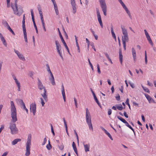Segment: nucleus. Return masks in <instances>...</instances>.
Listing matches in <instances>:
<instances>
[{
	"label": "nucleus",
	"instance_id": "3c124183",
	"mask_svg": "<svg viewBox=\"0 0 156 156\" xmlns=\"http://www.w3.org/2000/svg\"><path fill=\"white\" fill-rule=\"evenodd\" d=\"M14 51L17 54V55L18 57L19 58H20V53H19V52L18 51H17L16 50H15V49H14Z\"/></svg>",
	"mask_w": 156,
	"mask_h": 156
},
{
	"label": "nucleus",
	"instance_id": "20e7f679",
	"mask_svg": "<svg viewBox=\"0 0 156 156\" xmlns=\"http://www.w3.org/2000/svg\"><path fill=\"white\" fill-rule=\"evenodd\" d=\"M18 0H15L14 3H11V6L12 9L13 13L14 14L18 16H20V14L18 11V8L17 5Z\"/></svg>",
	"mask_w": 156,
	"mask_h": 156
},
{
	"label": "nucleus",
	"instance_id": "72a5a7b5",
	"mask_svg": "<svg viewBox=\"0 0 156 156\" xmlns=\"http://www.w3.org/2000/svg\"><path fill=\"white\" fill-rule=\"evenodd\" d=\"M117 118L121 121L123 123H125L126 122V121L123 118H122V117L118 116H117Z\"/></svg>",
	"mask_w": 156,
	"mask_h": 156
},
{
	"label": "nucleus",
	"instance_id": "79ce46f5",
	"mask_svg": "<svg viewBox=\"0 0 156 156\" xmlns=\"http://www.w3.org/2000/svg\"><path fill=\"white\" fill-rule=\"evenodd\" d=\"M116 108L118 110L120 111L122 110L123 108V107L121 104L119 106H116Z\"/></svg>",
	"mask_w": 156,
	"mask_h": 156
},
{
	"label": "nucleus",
	"instance_id": "37998d69",
	"mask_svg": "<svg viewBox=\"0 0 156 156\" xmlns=\"http://www.w3.org/2000/svg\"><path fill=\"white\" fill-rule=\"evenodd\" d=\"M58 148L59 149L61 150V151H62L63 150L64 147V145H63L62 143V144L60 145L59 146L58 145Z\"/></svg>",
	"mask_w": 156,
	"mask_h": 156
},
{
	"label": "nucleus",
	"instance_id": "f8f14e48",
	"mask_svg": "<svg viewBox=\"0 0 156 156\" xmlns=\"http://www.w3.org/2000/svg\"><path fill=\"white\" fill-rule=\"evenodd\" d=\"M20 107L23 110H25L27 114H28V109L26 108L25 104L23 102V100L22 99H20Z\"/></svg>",
	"mask_w": 156,
	"mask_h": 156
},
{
	"label": "nucleus",
	"instance_id": "5fc2aeb1",
	"mask_svg": "<svg viewBox=\"0 0 156 156\" xmlns=\"http://www.w3.org/2000/svg\"><path fill=\"white\" fill-rule=\"evenodd\" d=\"M90 45L91 46L92 48L94 49V51H96V50L95 48L94 43L93 42L91 43Z\"/></svg>",
	"mask_w": 156,
	"mask_h": 156
},
{
	"label": "nucleus",
	"instance_id": "c9c22d12",
	"mask_svg": "<svg viewBox=\"0 0 156 156\" xmlns=\"http://www.w3.org/2000/svg\"><path fill=\"white\" fill-rule=\"evenodd\" d=\"M141 86H142V88H143V90H144V91L145 92H146L149 94L150 93V91L146 87H144L142 85H141Z\"/></svg>",
	"mask_w": 156,
	"mask_h": 156
},
{
	"label": "nucleus",
	"instance_id": "dca6fc26",
	"mask_svg": "<svg viewBox=\"0 0 156 156\" xmlns=\"http://www.w3.org/2000/svg\"><path fill=\"white\" fill-rule=\"evenodd\" d=\"M60 38H61V40L62 42V43H63L64 46H65V47L66 48V49L68 52L69 53L70 55H71V54H70V53L69 52V48H68V47L67 46L66 43L65 41L64 40L62 36L60 37Z\"/></svg>",
	"mask_w": 156,
	"mask_h": 156
},
{
	"label": "nucleus",
	"instance_id": "f257e3e1",
	"mask_svg": "<svg viewBox=\"0 0 156 156\" xmlns=\"http://www.w3.org/2000/svg\"><path fill=\"white\" fill-rule=\"evenodd\" d=\"M86 122L88 125L89 129L93 130V127L91 123V116L87 108H86Z\"/></svg>",
	"mask_w": 156,
	"mask_h": 156
},
{
	"label": "nucleus",
	"instance_id": "7c9ffc66",
	"mask_svg": "<svg viewBox=\"0 0 156 156\" xmlns=\"http://www.w3.org/2000/svg\"><path fill=\"white\" fill-rule=\"evenodd\" d=\"M107 7L101 8L102 11H103L104 14L105 16H106L107 15Z\"/></svg>",
	"mask_w": 156,
	"mask_h": 156
},
{
	"label": "nucleus",
	"instance_id": "4c0bfd02",
	"mask_svg": "<svg viewBox=\"0 0 156 156\" xmlns=\"http://www.w3.org/2000/svg\"><path fill=\"white\" fill-rule=\"evenodd\" d=\"M62 94L64 101H66V96L65 90L62 91Z\"/></svg>",
	"mask_w": 156,
	"mask_h": 156
},
{
	"label": "nucleus",
	"instance_id": "2f4dec72",
	"mask_svg": "<svg viewBox=\"0 0 156 156\" xmlns=\"http://www.w3.org/2000/svg\"><path fill=\"white\" fill-rule=\"evenodd\" d=\"M19 141H20V139H15L12 142V145H15Z\"/></svg>",
	"mask_w": 156,
	"mask_h": 156
},
{
	"label": "nucleus",
	"instance_id": "774afa93",
	"mask_svg": "<svg viewBox=\"0 0 156 156\" xmlns=\"http://www.w3.org/2000/svg\"><path fill=\"white\" fill-rule=\"evenodd\" d=\"M8 154V152H5L1 156H6Z\"/></svg>",
	"mask_w": 156,
	"mask_h": 156
},
{
	"label": "nucleus",
	"instance_id": "0e129e2a",
	"mask_svg": "<svg viewBox=\"0 0 156 156\" xmlns=\"http://www.w3.org/2000/svg\"><path fill=\"white\" fill-rule=\"evenodd\" d=\"M123 45V47L124 49L125 50H126V42H122Z\"/></svg>",
	"mask_w": 156,
	"mask_h": 156
},
{
	"label": "nucleus",
	"instance_id": "cd10ccee",
	"mask_svg": "<svg viewBox=\"0 0 156 156\" xmlns=\"http://www.w3.org/2000/svg\"><path fill=\"white\" fill-rule=\"evenodd\" d=\"M2 23L5 27H6L7 28L9 26L7 21L5 20H2Z\"/></svg>",
	"mask_w": 156,
	"mask_h": 156
},
{
	"label": "nucleus",
	"instance_id": "338daca9",
	"mask_svg": "<svg viewBox=\"0 0 156 156\" xmlns=\"http://www.w3.org/2000/svg\"><path fill=\"white\" fill-rule=\"evenodd\" d=\"M125 117L126 118H128V115L126 113V112L124 111L123 113Z\"/></svg>",
	"mask_w": 156,
	"mask_h": 156
},
{
	"label": "nucleus",
	"instance_id": "aec40b11",
	"mask_svg": "<svg viewBox=\"0 0 156 156\" xmlns=\"http://www.w3.org/2000/svg\"><path fill=\"white\" fill-rule=\"evenodd\" d=\"M119 59L121 64H122L123 56L122 52L121 49H119Z\"/></svg>",
	"mask_w": 156,
	"mask_h": 156
},
{
	"label": "nucleus",
	"instance_id": "a19ab883",
	"mask_svg": "<svg viewBox=\"0 0 156 156\" xmlns=\"http://www.w3.org/2000/svg\"><path fill=\"white\" fill-rule=\"evenodd\" d=\"M7 29L13 35H15V34L10 26L8 27Z\"/></svg>",
	"mask_w": 156,
	"mask_h": 156
},
{
	"label": "nucleus",
	"instance_id": "680f3d73",
	"mask_svg": "<svg viewBox=\"0 0 156 156\" xmlns=\"http://www.w3.org/2000/svg\"><path fill=\"white\" fill-rule=\"evenodd\" d=\"M116 100L118 101H119L120 100V96L119 94H118V96L115 97Z\"/></svg>",
	"mask_w": 156,
	"mask_h": 156
},
{
	"label": "nucleus",
	"instance_id": "c85d7f7f",
	"mask_svg": "<svg viewBox=\"0 0 156 156\" xmlns=\"http://www.w3.org/2000/svg\"><path fill=\"white\" fill-rule=\"evenodd\" d=\"M146 38H147V40L148 41V42H149V43L151 44V45L152 46H153V42H152V40H151V39L150 38V36H147V37H146Z\"/></svg>",
	"mask_w": 156,
	"mask_h": 156
},
{
	"label": "nucleus",
	"instance_id": "f704fd0d",
	"mask_svg": "<svg viewBox=\"0 0 156 156\" xmlns=\"http://www.w3.org/2000/svg\"><path fill=\"white\" fill-rule=\"evenodd\" d=\"M57 51L58 53V54L61 57L62 60L63 61L64 60V58L62 56L61 50H57Z\"/></svg>",
	"mask_w": 156,
	"mask_h": 156
},
{
	"label": "nucleus",
	"instance_id": "052dcab7",
	"mask_svg": "<svg viewBox=\"0 0 156 156\" xmlns=\"http://www.w3.org/2000/svg\"><path fill=\"white\" fill-rule=\"evenodd\" d=\"M20 64H21V66H20L21 69H23L24 68V66L23 63H21Z\"/></svg>",
	"mask_w": 156,
	"mask_h": 156
},
{
	"label": "nucleus",
	"instance_id": "2eb2a0df",
	"mask_svg": "<svg viewBox=\"0 0 156 156\" xmlns=\"http://www.w3.org/2000/svg\"><path fill=\"white\" fill-rule=\"evenodd\" d=\"M44 93L43 94H41V95L43 98L45 102H47L48 101V98L47 94V90L46 89H44Z\"/></svg>",
	"mask_w": 156,
	"mask_h": 156
},
{
	"label": "nucleus",
	"instance_id": "5701e85b",
	"mask_svg": "<svg viewBox=\"0 0 156 156\" xmlns=\"http://www.w3.org/2000/svg\"><path fill=\"white\" fill-rule=\"evenodd\" d=\"M71 4L72 7L73 12L74 14H75V13L76 12V3L74 4V3H72Z\"/></svg>",
	"mask_w": 156,
	"mask_h": 156
},
{
	"label": "nucleus",
	"instance_id": "f03ea898",
	"mask_svg": "<svg viewBox=\"0 0 156 156\" xmlns=\"http://www.w3.org/2000/svg\"><path fill=\"white\" fill-rule=\"evenodd\" d=\"M10 104L11 117H12L13 121V122H15L17 120L16 109L12 101H10Z\"/></svg>",
	"mask_w": 156,
	"mask_h": 156
},
{
	"label": "nucleus",
	"instance_id": "e433bc0d",
	"mask_svg": "<svg viewBox=\"0 0 156 156\" xmlns=\"http://www.w3.org/2000/svg\"><path fill=\"white\" fill-rule=\"evenodd\" d=\"M131 50L133 57H135L136 55L135 50L133 48H132Z\"/></svg>",
	"mask_w": 156,
	"mask_h": 156
},
{
	"label": "nucleus",
	"instance_id": "ea45409f",
	"mask_svg": "<svg viewBox=\"0 0 156 156\" xmlns=\"http://www.w3.org/2000/svg\"><path fill=\"white\" fill-rule=\"evenodd\" d=\"M129 99L128 98H127V99H126V101L125 102V103H126V105H127L128 106L129 109L130 110L131 109V108H130V105L129 104Z\"/></svg>",
	"mask_w": 156,
	"mask_h": 156
},
{
	"label": "nucleus",
	"instance_id": "473e14b6",
	"mask_svg": "<svg viewBox=\"0 0 156 156\" xmlns=\"http://www.w3.org/2000/svg\"><path fill=\"white\" fill-rule=\"evenodd\" d=\"M93 97H94V99L95 101L98 104V105L99 106H101V105H100V104L99 103L98 99V98H97L96 96L95 95H93Z\"/></svg>",
	"mask_w": 156,
	"mask_h": 156
},
{
	"label": "nucleus",
	"instance_id": "9d476101",
	"mask_svg": "<svg viewBox=\"0 0 156 156\" xmlns=\"http://www.w3.org/2000/svg\"><path fill=\"white\" fill-rule=\"evenodd\" d=\"M31 12V15L32 16V19L33 23L34 25V27L35 28V29L36 30V32L37 34L38 33V31L37 29V26L36 25L35 20H34V12L33 11V10L32 9H31L30 10Z\"/></svg>",
	"mask_w": 156,
	"mask_h": 156
},
{
	"label": "nucleus",
	"instance_id": "864d4df0",
	"mask_svg": "<svg viewBox=\"0 0 156 156\" xmlns=\"http://www.w3.org/2000/svg\"><path fill=\"white\" fill-rule=\"evenodd\" d=\"M33 72H29V76L32 78V79H33Z\"/></svg>",
	"mask_w": 156,
	"mask_h": 156
},
{
	"label": "nucleus",
	"instance_id": "393cba45",
	"mask_svg": "<svg viewBox=\"0 0 156 156\" xmlns=\"http://www.w3.org/2000/svg\"><path fill=\"white\" fill-rule=\"evenodd\" d=\"M90 144H84V149L85 150V151L86 152L89 151L90 150Z\"/></svg>",
	"mask_w": 156,
	"mask_h": 156
},
{
	"label": "nucleus",
	"instance_id": "bf43d9fd",
	"mask_svg": "<svg viewBox=\"0 0 156 156\" xmlns=\"http://www.w3.org/2000/svg\"><path fill=\"white\" fill-rule=\"evenodd\" d=\"M112 111L111 109H108V115H110L112 114Z\"/></svg>",
	"mask_w": 156,
	"mask_h": 156
},
{
	"label": "nucleus",
	"instance_id": "b1692460",
	"mask_svg": "<svg viewBox=\"0 0 156 156\" xmlns=\"http://www.w3.org/2000/svg\"><path fill=\"white\" fill-rule=\"evenodd\" d=\"M63 119L64 121V126H65V128L66 133L67 135L68 136H69V133L68 132V128H67V126L65 118H63Z\"/></svg>",
	"mask_w": 156,
	"mask_h": 156
},
{
	"label": "nucleus",
	"instance_id": "58836bf2",
	"mask_svg": "<svg viewBox=\"0 0 156 156\" xmlns=\"http://www.w3.org/2000/svg\"><path fill=\"white\" fill-rule=\"evenodd\" d=\"M145 63L147 64V54L146 51H145Z\"/></svg>",
	"mask_w": 156,
	"mask_h": 156
},
{
	"label": "nucleus",
	"instance_id": "a211bd4d",
	"mask_svg": "<svg viewBox=\"0 0 156 156\" xmlns=\"http://www.w3.org/2000/svg\"><path fill=\"white\" fill-rule=\"evenodd\" d=\"M0 37L1 41H2L3 44L5 46H7V43L4 37L2 36V34L0 33Z\"/></svg>",
	"mask_w": 156,
	"mask_h": 156
},
{
	"label": "nucleus",
	"instance_id": "09e8293b",
	"mask_svg": "<svg viewBox=\"0 0 156 156\" xmlns=\"http://www.w3.org/2000/svg\"><path fill=\"white\" fill-rule=\"evenodd\" d=\"M72 147L73 149V150H74L75 149H77L76 147V144L74 142H73Z\"/></svg>",
	"mask_w": 156,
	"mask_h": 156
},
{
	"label": "nucleus",
	"instance_id": "a18cd8bd",
	"mask_svg": "<svg viewBox=\"0 0 156 156\" xmlns=\"http://www.w3.org/2000/svg\"><path fill=\"white\" fill-rule=\"evenodd\" d=\"M20 60H21L23 61H25V59L23 55L22 54H20Z\"/></svg>",
	"mask_w": 156,
	"mask_h": 156
},
{
	"label": "nucleus",
	"instance_id": "6ab92c4d",
	"mask_svg": "<svg viewBox=\"0 0 156 156\" xmlns=\"http://www.w3.org/2000/svg\"><path fill=\"white\" fill-rule=\"evenodd\" d=\"M55 43L56 45L57 51L61 50V46L60 44L59 41H55Z\"/></svg>",
	"mask_w": 156,
	"mask_h": 156
},
{
	"label": "nucleus",
	"instance_id": "13d9d810",
	"mask_svg": "<svg viewBox=\"0 0 156 156\" xmlns=\"http://www.w3.org/2000/svg\"><path fill=\"white\" fill-rule=\"evenodd\" d=\"M51 132H52L53 135L54 136H55V133H54V129H53L52 126L51 124Z\"/></svg>",
	"mask_w": 156,
	"mask_h": 156
},
{
	"label": "nucleus",
	"instance_id": "ddd939ff",
	"mask_svg": "<svg viewBox=\"0 0 156 156\" xmlns=\"http://www.w3.org/2000/svg\"><path fill=\"white\" fill-rule=\"evenodd\" d=\"M144 95L145 96L147 100H148V102L150 103H156L154 100L148 94H144Z\"/></svg>",
	"mask_w": 156,
	"mask_h": 156
},
{
	"label": "nucleus",
	"instance_id": "9b49d317",
	"mask_svg": "<svg viewBox=\"0 0 156 156\" xmlns=\"http://www.w3.org/2000/svg\"><path fill=\"white\" fill-rule=\"evenodd\" d=\"M9 127L12 134H13L16 133L17 130L15 124H10Z\"/></svg>",
	"mask_w": 156,
	"mask_h": 156
},
{
	"label": "nucleus",
	"instance_id": "69168bd1",
	"mask_svg": "<svg viewBox=\"0 0 156 156\" xmlns=\"http://www.w3.org/2000/svg\"><path fill=\"white\" fill-rule=\"evenodd\" d=\"M144 31L145 35L146 36V37L149 36V34H148V32H147V31L146 30H145V29L144 30Z\"/></svg>",
	"mask_w": 156,
	"mask_h": 156
},
{
	"label": "nucleus",
	"instance_id": "6e6552de",
	"mask_svg": "<svg viewBox=\"0 0 156 156\" xmlns=\"http://www.w3.org/2000/svg\"><path fill=\"white\" fill-rule=\"evenodd\" d=\"M96 10L98 20L101 26V28H103V26L99 9L97 8L96 9Z\"/></svg>",
	"mask_w": 156,
	"mask_h": 156
},
{
	"label": "nucleus",
	"instance_id": "bb28decb",
	"mask_svg": "<svg viewBox=\"0 0 156 156\" xmlns=\"http://www.w3.org/2000/svg\"><path fill=\"white\" fill-rule=\"evenodd\" d=\"M13 78L15 80V81L17 84V87H18V91H20V83H19L17 80V79L16 78L15 76H13Z\"/></svg>",
	"mask_w": 156,
	"mask_h": 156
},
{
	"label": "nucleus",
	"instance_id": "1a4fd4ad",
	"mask_svg": "<svg viewBox=\"0 0 156 156\" xmlns=\"http://www.w3.org/2000/svg\"><path fill=\"white\" fill-rule=\"evenodd\" d=\"M36 105L34 102L32 103L30 105V109L31 112H32L33 113L34 115H35L36 112Z\"/></svg>",
	"mask_w": 156,
	"mask_h": 156
},
{
	"label": "nucleus",
	"instance_id": "f3484780",
	"mask_svg": "<svg viewBox=\"0 0 156 156\" xmlns=\"http://www.w3.org/2000/svg\"><path fill=\"white\" fill-rule=\"evenodd\" d=\"M51 76V77L49 78V80L50 81L51 83L53 85H55V81L54 77L52 73H50Z\"/></svg>",
	"mask_w": 156,
	"mask_h": 156
},
{
	"label": "nucleus",
	"instance_id": "4468645a",
	"mask_svg": "<svg viewBox=\"0 0 156 156\" xmlns=\"http://www.w3.org/2000/svg\"><path fill=\"white\" fill-rule=\"evenodd\" d=\"M38 82H37V85H38V88L40 90H42V89H45V87L43 86L41 82V81L38 78Z\"/></svg>",
	"mask_w": 156,
	"mask_h": 156
},
{
	"label": "nucleus",
	"instance_id": "c03bdc74",
	"mask_svg": "<svg viewBox=\"0 0 156 156\" xmlns=\"http://www.w3.org/2000/svg\"><path fill=\"white\" fill-rule=\"evenodd\" d=\"M46 66L47 67V71H48V72L49 73H51V70H50V68L49 67V66L48 65V64H47L46 65Z\"/></svg>",
	"mask_w": 156,
	"mask_h": 156
},
{
	"label": "nucleus",
	"instance_id": "e2e57ef3",
	"mask_svg": "<svg viewBox=\"0 0 156 156\" xmlns=\"http://www.w3.org/2000/svg\"><path fill=\"white\" fill-rule=\"evenodd\" d=\"M4 125H2L1 126V127L0 128V133H1V132L2 131V130L4 129Z\"/></svg>",
	"mask_w": 156,
	"mask_h": 156
},
{
	"label": "nucleus",
	"instance_id": "a878e982",
	"mask_svg": "<svg viewBox=\"0 0 156 156\" xmlns=\"http://www.w3.org/2000/svg\"><path fill=\"white\" fill-rule=\"evenodd\" d=\"M126 125L129 128H130L131 129L133 132L135 136H136V134L135 133L134 130V129L132 128V127L129 124L128 122L126 121V122L125 123Z\"/></svg>",
	"mask_w": 156,
	"mask_h": 156
},
{
	"label": "nucleus",
	"instance_id": "de8ad7c7",
	"mask_svg": "<svg viewBox=\"0 0 156 156\" xmlns=\"http://www.w3.org/2000/svg\"><path fill=\"white\" fill-rule=\"evenodd\" d=\"M97 69H98V73H99V74L101 73V71H100V67H99V65L98 64H97Z\"/></svg>",
	"mask_w": 156,
	"mask_h": 156
},
{
	"label": "nucleus",
	"instance_id": "39448f33",
	"mask_svg": "<svg viewBox=\"0 0 156 156\" xmlns=\"http://www.w3.org/2000/svg\"><path fill=\"white\" fill-rule=\"evenodd\" d=\"M121 29L122 33L123 35V36L122 37V42H128L129 41V37L127 30L126 29L124 28L122 26H121Z\"/></svg>",
	"mask_w": 156,
	"mask_h": 156
},
{
	"label": "nucleus",
	"instance_id": "49530a36",
	"mask_svg": "<svg viewBox=\"0 0 156 156\" xmlns=\"http://www.w3.org/2000/svg\"><path fill=\"white\" fill-rule=\"evenodd\" d=\"M106 134L108 135V137L111 139V140H113V139L110 134L108 132Z\"/></svg>",
	"mask_w": 156,
	"mask_h": 156
},
{
	"label": "nucleus",
	"instance_id": "c756f323",
	"mask_svg": "<svg viewBox=\"0 0 156 156\" xmlns=\"http://www.w3.org/2000/svg\"><path fill=\"white\" fill-rule=\"evenodd\" d=\"M48 144H47L46 146V148L48 149V150H51L52 148V146L50 144V141L49 140L48 141Z\"/></svg>",
	"mask_w": 156,
	"mask_h": 156
},
{
	"label": "nucleus",
	"instance_id": "0eeeda50",
	"mask_svg": "<svg viewBox=\"0 0 156 156\" xmlns=\"http://www.w3.org/2000/svg\"><path fill=\"white\" fill-rule=\"evenodd\" d=\"M122 6L123 8L125 10L126 12L128 14L129 17L131 19H132V16L131 15V14L130 11H129L128 8H127L125 4L122 2V0H118Z\"/></svg>",
	"mask_w": 156,
	"mask_h": 156
},
{
	"label": "nucleus",
	"instance_id": "4be33fe9",
	"mask_svg": "<svg viewBox=\"0 0 156 156\" xmlns=\"http://www.w3.org/2000/svg\"><path fill=\"white\" fill-rule=\"evenodd\" d=\"M111 30L112 35L113 38L115 39V41H116V39L115 34L114 32L113 27L112 25H111Z\"/></svg>",
	"mask_w": 156,
	"mask_h": 156
},
{
	"label": "nucleus",
	"instance_id": "423d86ee",
	"mask_svg": "<svg viewBox=\"0 0 156 156\" xmlns=\"http://www.w3.org/2000/svg\"><path fill=\"white\" fill-rule=\"evenodd\" d=\"M22 27L25 41L26 42H27V34L26 32V28L25 25V20H23L22 21Z\"/></svg>",
	"mask_w": 156,
	"mask_h": 156
},
{
	"label": "nucleus",
	"instance_id": "6e6d98bb",
	"mask_svg": "<svg viewBox=\"0 0 156 156\" xmlns=\"http://www.w3.org/2000/svg\"><path fill=\"white\" fill-rule=\"evenodd\" d=\"M47 140L46 137H45L44 139V140L43 143H42V145H44L47 142Z\"/></svg>",
	"mask_w": 156,
	"mask_h": 156
},
{
	"label": "nucleus",
	"instance_id": "8fccbe9b",
	"mask_svg": "<svg viewBox=\"0 0 156 156\" xmlns=\"http://www.w3.org/2000/svg\"><path fill=\"white\" fill-rule=\"evenodd\" d=\"M38 10L39 12V13L40 16H43L42 12L41 10V9L38 8Z\"/></svg>",
	"mask_w": 156,
	"mask_h": 156
},
{
	"label": "nucleus",
	"instance_id": "603ef678",
	"mask_svg": "<svg viewBox=\"0 0 156 156\" xmlns=\"http://www.w3.org/2000/svg\"><path fill=\"white\" fill-rule=\"evenodd\" d=\"M40 99H41V103L42 104V106H44V105L45 104L44 101L43 99L42 98H40Z\"/></svg>",
	"mask_w": 156,
	"mask_h": 156
},
{
	"label": "nucleus",
	"instance_id": "4d7b16f0",
	"mask_svg": "<svg viewBox=\"0 0 156 156\" xmlns=\"http://www.w3.org/2000/svg\"><path fill=\"white\" fill-rule=\"evenodd\" d=\"M129 83L132 88H133L135 87V86L133 83H131L130 82H129Z\"/></svg>",
	"mask_w": 156,
	"mask_h": 156
},
{
	"label": "nucleus",
	"instance_id": "412c9836",
	"mask_svg": "<svg viewBox=\"0 0 156 156\" xmlns=\"http://www.w3.org/2000/svg\"><path fill=\"white\" fill-rule=\"evenodd\" d=\"M99 2L101 8L107 7L105 0H100Z\"/></svg>",
	"mask_w": 156,
	"mask_h": 156
},
{
	"label": "nucleus",
	"instance_id": "7ed1b4c3",
	"mask_svg": "<svg viewBox=\"0 0 156 156\" xmlns=\"http://www.w3.org/2000/svg\"><path fill=\"white\" fill-rule=\"evenodd\" d=\"M31 135H28L26 144V150L25 155L26 156H29L30 154V146L31 145Z\"/></svg>",
	"mask_w": 156,
	"mask_h": 156
}]
</instances>
